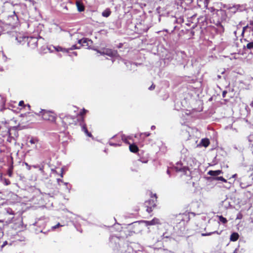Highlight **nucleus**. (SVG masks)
I'll use <instances>...</instances> for the list:
<instances>
[{
  "label": "nucleus",
  "instance_id": "obj_1",
  "mask_svg": "<svg viewBox=\"0 0 253 253\" xmlns=\"http://www.w3.org/2000/svg\"><path fill=\"white\" fill-rule=\"evenodd\" d=\"M151 199L146 201L144 203V207L146 209V211L148 213H151L154 209L156 207L157 202V196L156 194H153L150 192Z\"/></svg>",
  "mask_w": 253,
  "mask_h": 253
},
{
  "label": "nucleus",
  "instance_id": "obj_2",
  "mask_svg": "<svg viewBox=\"0 0 253 253\" xmlns=\"http://www.w3.org/2000/svg\"><path fill=\"white\" fill-rule=\"evenodd\" d=\"M38 115L42 116L43 120L48 121L51 123H55L57 119V115L53 111L42 110Z\"/></svg>",
  "mask_w": 253,
  "mask_h": 253
},
{
  "label": "nucleus",
  "instance_id": "obj_3",
  "mask_svg": "<svg viewBox=\"0 0 253 253\" xmlns=\"http://www.w3.org/2000/svg\"><path fill=\"white\" fill-rule=\"evenodd\" d=\"M190 214H192L193 216L195 215V213L192 212L179 213L175 216L174 219V221L176 223H180L181 222H183L184 224L190 220Z\"/></svg>",
  "mask_w": 253,
  "mask_h": 253
},
{
  "label": "nucleus",
  "instance_id": "obj_4",
  "mask_svg": "<svg viewBox=\"0 0 253 253\" xmlns=\"http://www.w3.org/2000/svg\"><path fill=\"white\" fill-rule=\"evenodd\" d=\"M79 119H76L71 115H66L62 118V123L64 127H67L71 125H77Z\"/></svg>",
  "mask_w": 253,
  "mask_h": 253
},
{
  "label": "nucleus",
  "instance_id": "obj_5",
  "mask_svg": "<svg viewBox=\"0 0 253 253\" xmlns=\"http://www.w3.org/2000/svg\"><path fill=\"white\" fill-rule=\"evenodd\" d=\"M96 51L101 55H106L111 57H117L118 56L117 50H113L110 48H104L102 51L99 50H96Z\"/></svg>",
  "mask_w": 253,
  "mask_h": 253
},
{
  "label": "nucleus",
  "instance_id": "obj_6",
  "mask_svg": "<svg viewBox=\"0 0 253 253\" xmlns=\"http://www.w3.org/2000/svg\"><path fill=\"white\" fill-rule=\"evenodd\" d=\"M28 46L31 49H34L38 47V40L35 37H28L27 38Z\"/></svg>",
  "mask_w": 253,
  "mask_h": 253
},
{
  "label": "nucleus",
  "instance_id": "obj_7",
  "mask_svg": "<svg viewBox=\"0 0 253 253\" xmlns=\"http://www.w3.org/2000/svg\"><path fill=\"white\" fill-rule=\"evenodd\" d=\"M80 126L82 127V130L84 132V133L89 137H92V135L91 132H89L87 130L86 125L84 122V118L82 119V122L80 123Z\"/></svg>",
  "mask_w": 253,
  "mask_h": 253
},
{
  "label": "nucleus",
  "instance_id": "obj_8",
  "mask_svg": "<svg viewBox=\"0 0 253 253\" xmlns=\"http://www.w3.org/2000/svg\"><path fill=\"white\" fill-rule=\"evenodd\" d=\"M176 171L182 172L184 174L188 175L187 171H189L188 168L186 167H182L181 164L177 163L176 166L174 167Z\"/></svg>",
  "mask_w": 253,
  "mask_h": 253
},
{
  "label": "nucleus",
  "instance_id": "obj_9",
  "mask_svg": "<svg viewBox=\"0 0 253 253\" xmlns=\"http://www.w3.org/2000/svg\"><path fill=\"white\" fill-rule=\"evenodd\" d=\"M78 43L83 46H86L88 47L91 46L92 41L87 38H83L79 40Z\"/></svg>",
  "mask_w": 253,
  "mask_h": 253
},
{
  "label": "nucleus",
  "instance_id": "obj_10",
  "mask_svg": "<svg viewBox=\"0 0 253 253\" xmlns=\"http://www.w3.org/2000/svg\"><path fill=\"white\" fill-rule=\"evenodd\" d=\"M143 222L147 226L160 224L161 223L159 219L156 217L150 221L144 220Z\"/></svg>",
  "mask_w": 253,
  "mask_h": 253
},
{
  "label": "nucleus",
  "instance_id": "obj_11",
  "mask_svg": "<svg viewBox=\"0 0 253 253\" xmlns=\"http://www.w3.org/2000/svg\"><path fill=\"white\" fill-rule=\"evenodd\" d=\"M129 149L131 152L134 153H136L138 152L139 151V148L138 146L135 143H133L129 144Z\"/></svg>",
  "mask_w": 253,
  "mask_h": 253
},
{
  "label": "nucleus",
  "instance_id": "obj_12",
  "mask_svg": "<svg viewBox=\"0 0 253 253\" xmlns=\"http://www.w3.org/2000/svg\"><path fill=\"white\" fill-rule=\"evenodd\" d=\"M76 4L78 10L79 12H83L85 8L83 3L79 0H77L76 2Z\"/></svg>",
  "mask_w": 253,
  "mask_h": 253
},
{
  "label": "nucleus",
  "instance_id": "obj_13",
  "mask_svg": "<svg viewBox=\"0 0 253 253\" xmlns=\"http://www.w3.org/2000/svg\"><path fill=\"white\" fill-rule=\"evenodd\" d=\"M121 139L122 141L125 143L128 144H131L132 142L130 140H131V138L130 136H126L125 135H122L121 136Z\"/></svg>",
  "mask_w": 253,
  "mask_h": 253
},
{
  "label": "nucleus",
  "instance_id": "obj_14",
  "mask_svg": "<svg viewBox=\"0 0 253 253\" xmlns=\"http://www.w3.org/2000/svg\"><path fill=\"white\" fill-rule=\"evenodd\" d=\"M88 112V111L85 109H83V110L80 112L78 116H80L79 119V122H82V119L84 118V115Z\"/></svg>",
  "mask_w": 253,
  "mask_h": 253
},
{
  "label": "nucleus",
  "instance_id": "obj_15",
  "mask_svg": "<svg viewBox=\"0 0 253 253\" xmlns=\"http://www.w3.org/2000/svg\"><path fill=\"white\" fill-rule=\"evenodd\" d=\"M239 235L238 233L236 232H234L231 234L230 238V240L231 241L235 242L238 240L239 239Z\"/></svg>",
  "mask_w": 253,
  "mask_h": 253
},
{
  "label": "nucleus",
  "instance_id": "obj_16",
  "mask_svg": "<svg viewBox=\"0 0 253 253\" xmlns=\"http://www.w3.org/2000/svg\"><path fill=\"white\" fill-rule=\"evenodd\" d=\"M210 143V142L208 138H203L201 140V144L205 147H208Z\"/></svg>",
  "mask_w": 253,
  "mask_h": 253
},
{
  "label": "nucleus",
  "instance_id": "obj_17",
  "mask_svg": "<svg viewBox=\"0 0 253 253\" xmlns=\"http://www.w3.org/2000/svg\"><path fill=\"white\" fill-rule=\"evenodd\" d=\"M111 14V11L109 8H106L102 13V16L104 17H108Z\"/></svg>",
  "mask_w": 253,
  "mask_h": 253
},
{
  "label": "nucleus",
  "instance_id": "obj_18",
  "mask_svg": "<svg viewBox=\"0 0 253 253\" xmlns=\"http://www.w3.org/2000/svg\"><path fill=\"white\" fill-rule=\"evenodd\" d=\"M221 173V170H210L208 172V174L211 176H217L220 174Z\"/></svg>",
  "mask_w": 253,
  "mask_h": 253
},
{
  "label": "nucleus",
  "instance_id": "obj_19",
  "mask_svg": "<svg viewBox=\"0 0 253 253\" xmlns=\"http://www.w3.org/2000/svg\"><path fill=\"white\" fill-rule=\"evenodd\" d=\"M13 166H11L7 171V174L9 177H12L13 175Z\"/></svg>",
  "mask_w": 253,
  "mask_h": 253
},
{
  "label": "nucleus",
  "instance_id": "obj_20",
  "mask_svg": "<svg viewBox=\"0 0 253 253\" xmlns=\"http://www.w3.org/2000/svg\"><path fill=\"white\" fill-rule=\"evenodd\" d=\"M117 137L116 136H114L113 137L111 140L109 142V144L110 145H112V146H120L121 145L120 144H118V143H115L114 142H113V140L115 139Z\"/></svg>",
  "mask_w": 253,
  "mask_h": 253
},
{
  "label": "nucleus",
  "instance_id": "obj_21",
  "mask_svg": "<svg viewBox=\"0 0 253 253\" xmlns=\"http://www.w3.org/2000/svg\"><path fill=\"white\" fill-rule=\"evenodd\" d=\"M219 220L221 222H222L223 224H225L227 222V220L226 219V218L224 217L222 215L219 216Z\"/></svg>",
  "mask_w": 253,
  "mask_h": 253
},
{
  "label": "nucleus",
  "instance_id": "obj_22",
  "mask_svg": "<svg viewBox=\"0 0 253 253\" xmlns=\"http://www.w3.org/2000/svg\"><path fill=\"white\" fill-rule=\"evenodd\" d=\"M247 48L248 49H252L253 48V42H249L246 46H244V48L245 49V48Z\"/></svg>",
  "mask_w": 253,
  "mask_h": 253
},
{
  "label": "nucleus",
  "instance_id": "obj_23",
  "mask_svg": "<svg viewBox=\"0 0 253 253\" xmlns=\"http://www.w3.org/2000/svg\"><path fill=\"white\" fill-rule=\"evenodd\" d=\"M4 103L2 98L0 97V112L4 108Z\"/></svg>",
  "mask_w": 253,
  "mask_h": 253
},
{
  "label": "nucleus",
  "instance_id": "obj_24",
  "mask_svg": "<svg viewBox=\"0 0 253 253\" xmlns=\"http://www.w3.org/2000/svg\"><path fill=\"white\" fill-rule=\"evenodd\" d=\"M55 49L57 51H62V52H68V50L65 48H63L61 46H57L55 48Z\"/></svg>",
  "mask_w": 253,
  "mask_h": 253
},
{
  "label": "nucleus",
  "instance_id": "obj_25",
  "mask_svg": "<svg viewBox=\"0 0 253 253\" xmlns=\"http://www.w3.org/2000/svg\"><path fill=\"white\" fill-rule=\"evenodd\" d=\"M3 183L5 185L7 186V185H10L11 183V182H10V180H9L8 179L4 178L3 180Z\"/></svg>",
  "mask_w": 253,
  "mask_h": 253
},
{
  "label": "nucleus",
  "instance_id": "obj_26",
  "mask_svg": "<svg viewBox=\"0 0 253 253\" xmlns=\"http://www.w3.org/2000/svg\"><path fill=\"white\" fill-rule=\"evenodd\" d=\"M215 180H221L224 182H227V180L225 179L224 177H223L222 176H218V177H216L215 178Z\"/></svg>",
  "mask_w": 253,
  "mask_h": 253
},
{
  "label": "nucleus",
  "instance_id": "obj_27",
  "mask_svg": "<svg viewBox=\"0 0 253 253\" xmlns=\"http://www.w3.org/2000/svg\"><path fill=\"white\" fill-rule=\"evenodd\" d=\"M38 141V140L36 138H32L30 141H29V142L31 144H34L36 143H37Z\"/></svg>",
  "mask_w": 253,
  "mask_h": 253
},
{
  "label": "nucleus",
  "instance_id": "obj_28",
  "mask_svg": "<svg viewBox=\"0 0 253 253\" xmlns=\"http://www.w3.org/2000/svg\"><path fill=\"white\" fill-rule=\"evenodd\" d=\"M208 9L211 12H214L215 11L216 12L218 11V10L216 9L215 8H214V7H210L208 8Z\"/></svg>",
  "mask_w": 253,
  "mask_h": 253
},
{
  "label": "nucleus",
  "instance_id": "obj_29",
  "mask_svg": "<svg viewBox=\"0 0 253 253\" xmlns=\"http://www.w3.org/2000/svg\"><path fill=\"white\" fill-rule=\"evenodd\" d=\"M6 211L9 214H11V215H14V212L10 208L7 209H6Z\"/></svg>",
  "mask_w": 253,
  "mask_h": 253
},
{
  "label": "nucleus",
  "instance_id": "obj_30",
  "mask_svg": "<svg viewBox=\"0 0 253 253\" xmlns=\"http://www.w3.org/2000/svg\"><path fill=\"white\" fill-rule=\"evenodd\" d=\"M169 237H170V236L168 235L166 233H164L162 236L163 239H164L165 238H169Z\"/></svg>",
  "mask_w": 253,
  "mask_h": 253
},
{
  "label": "nucleus",
  "instance_id": "obj_31",
  "mask_svg": "<svg viewBox=\"0 0 253 253\" xmlns=\"http://www.w3.org/2000/svg\"><path fill=\"white\" fill-rule=\"evenodd\" d=\"M18 105H19V106H23V107H25V105H24V101H23V100L20 101L19 102Z\"/></svg>",
  "mask_w": 253,
  "mask_h": 253
},
{
  "label": "nucleus",
  "instance_id": "obj_32",
  "mask_svg": "<svg viewBox=\"0 0 253 253\" xmlns=\"http://www.w3.org/2000/svg\"><path fill=\"white\" fill-rule=\"evenodd\" d=\"M155 85L153 84H152L149 87V90H153L155 88Z\"/></svg>",
  "mask_w": 253,
  "mask_h": 253
},
{
  "label": "nucleus",
  "instance_id": "obj_33",
  "mask_svg": "<svg viewBox=\"0 0 253 253\" xmlns=\"http://www.w3.org/2000/svg\"><path fill=\"white\" fill-rule=\"evenodd\" d=\"M227 92V91H226V90H224V91L222 92V97H223V98L225 97V96H226V94Z\"/></svg>",
  "mask_w": 253,
  "mask_h": 253
},
{
  "label": "nucleus",
  "instance_id": "obj_34",
  "mask_svg": "<svg viewBox=\"0 0 253 253\" xmlns=\"http://www.w3.org/2000/svg\"><path fill=\"white\" fill-rule=\"evenodd\" d=\"M62 226V225H60V224L59 223H58L57 224H56V225H55V226L53 227V228L55 229V228H58V227H60V226Z\"/></svg>",
  "mask_w": 253,
  "mask_h": 253
},
{
  "label": "nucleus",
  "instance_id": "obj_35",
  "mask_svg": "<svg viewBox=\"0 0 253 253\" xmlns=\"http://www.w3.org/2000/svg\"><path fill=\"white\" fill-rule=\"evenodd\" d=\"M213 233V232H212V233ZM211 234H212V233H206V234H203L202 235L203 236H209V235H211Z\"/></svg>",
  "mask_w": 253,
  "mask_h": 253
},
{
  "label": "nucleus",
  "instance_id": "obj_36",
  "mask_svg": "<svg viewBox=\"0 0 253 253\" xmlns=\"http://www.w3.org/2000/svg\"><path fill=\"white\" fill-rule=\"evenodd\" d=\"M25 165H26V166H27V169H28L29 170H30V169H31V166H29V165L27 163H25Z\"/></svg>",
  "mask_w": 253,
  "mask_h": 253
},
{
  "label": "nucleus",
  "instance_id": "obj_37",
  "mask_svg": "<svg viewBox=\"0 0 253 253\" xmlns=\"http://www.w3.org/2000/svg\"><path fill=\"white\" fill-rule=\"evenodd\" d=\"M76 48V45H74L72 46V47L70 48L71 50H73L74 49Z\"/></svg>",
  "mask_w": 253,
  "mask_h": 253
},
{
  "label": "nucleus",
  "instance_id": "obj_38",
  "mask_svg": "<svg viewBox=\"0 0 253 253\" xmlns=\"http://www.w3.org/2000/svg\"><path fill=\"white\" fill-rule=\"evenodd\" d=\"M133 165H134V166H138V164H137V162H134V163H133Z\"/></svg>",
  "mask_w": 253,
  "mask_h": 253
},
{
  "label": "nucleus",
  "instance_id": "obj_39",
  "mask_svg": "<svg viewBox=\"0 0 253 253\" xmlns=\"http://www.w3.org/2000/svg\"><path fill=\"white\" fill-rule=\"evenodd\" d=\"M134 224H134V226H135V225H139V223H137V222H134Z\"/></svg>",
  "mask_w": 253,
  "mask_h": 253
},
{
  "label": "nucleus",
  "instance_id": "obj_40",
  "mask_svg": "<svg viewBox=\"0 0 253 253\" xmlns=\"http://www.w3.org/2000/svg\"><path fill=\"white\" fill-rule=\"evenodd\" d=\"M57 180H58V182H59V181H60V182H63V181H62V180H61V179H58Z\"/></svg>",
  "mask_w": 253,
  "mask_h": 253
},
{
  "label": "nucleus",
  "instance_id": "obj_41",
  "mask_svg": "<svg viewBox=\"0 0 253 253\" xmlns=\"http://www.w3.org/2000/svg\"><path fill=\"white\" fill-rule=\"evenodd\" d=\"M4 222V221L3 220L0 219V223H3Z\"/></svg>",
  "mask_w": 253,
  "mask_h": 253
},
{
  "label": "nucleus",
  "instance_id": "obj_42",
  "mask_svg": "<svg viewBox=\"0 0 253 253\" xmlns=\"http://www.w3.org/2000/svg\"><path fill=\"white\" fill-rule=\"evenodd\" d=\"M145 135L146 136H149L150 134L149 133H148V134L145 133Z\"/></svg>",
  "mask_w": 253,
  "mask_h": 253
},
{
  "label": "nucleus",
  "instance_id": "obj_43",
  "mask_svg": "<svg viewBox=\"0 0 253 253\" xmlns=\"http://www.w3.org/2000/svg\"><path fill=\"white\" fill-rule=\"evenodd\" d=\"M64 8H65V9H67V10L68 9V8H67V7L66 6H65L64 7Z\"/></svg>",
  "mask_w": 253,
  "mask_h": 253
},
{
  "label": "nucleus",
  "instance_id": "obj_44",
  "mask_svg": "<svg viewBox=\"0 0 253 253\" xmlns=\"http://www.w3.org/2000/svg\"><path fill=\"white\" fill-rule=\"evenodd\" d=\"M236 176V174H235L233 175L232 177H235Z\"/></svg>",
  "mask_w": 253,
  "mask_h": 253
},
{
  "label": "nucleus",
  "instance_id": "obj_45",
  "mask_svg": "<svg viewBox=\"0 0 253 253\" xmlns=\"http://www.w3.org/2000/svg\"><path fill=\"white\" fill-rule=\"evenodd\" d=\"M27 106H28V107H29V108H30V105L28 104V105H27Z\"/></svg>",
  "mask_w": 253,
  "mask_h": 253
},
{
  "label": "nucleus",
  "instance_id": "obj_46",
  "mask_svg": "<svg viewBox=\"0 0 253 253\" xmlns=\"http://www.w3.org/2000/svg\"><path fill=\"white\" fill-rule=\"evenodd\" d=\"M61 177H63V172H62V173H61Z\"/></svg>",
  "mask_w": 253,
  "mask_h": 253
},
{
  "label": "nucleus",
  "instance_id": "obj_47",
  "mask_svg": "<svg viewBox=\"0 0 253 253\" xmlns=\"http://www.w3.org/2000/svg\"><path fill=\"white\" fill-rule=\"evenodd\" d=\"M132 170H134V171H137V169H132Z\"/></svg>",
  "mask_w": 253,
  "mask_h": 253
},
{
  "label": "nucleus",
  "instance_id": "obj_48",
  "mask_svg": "<svg viewBox=\"0 0 253 253\" xmlns=\"http://www.w3.org/2000/svg\"><path fill=\"white\" fill-rule=\"evenodd\" d=\"M206 7L208 6V2H206Z\"/></svg>",
  "mask_w": 253,
  "mask_h": 253
},
{
  "label": "nucleus",
  "instance_id": "obj_49",
  "mask_svg": "<svg viewBox=\"0 0 253 253\" xmlns=\"http://www.w3.org/2000/svg\"><path fill=\"white\" fill-rule=\"evenodd\" d=\"M251 105H252V106H253V101L252 102V103H251Z\"/></svg>",
  "mask_w": 253,
  "mask_h": 253
}]
</instances>
